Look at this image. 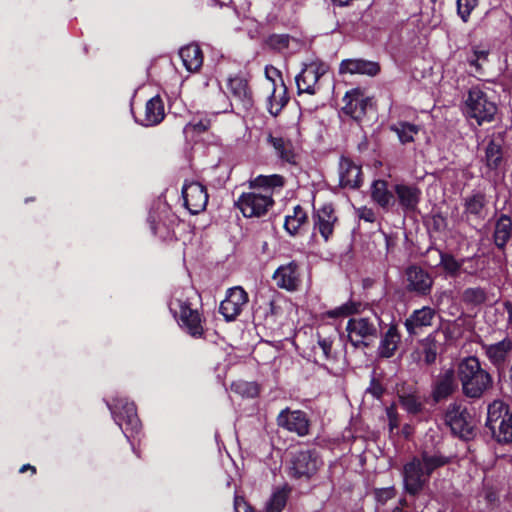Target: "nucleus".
<instances>
[{"instance_id":"36","label":"nucleus","mask_w":512,"mask_h":512,"mask_svg":"<svg viewBox=\"0 0 512 512\" xmlns=\"http://www.w3.org/2000/svg\"><path fill=\"white\" fill-rule=\"evenodd\" d=\"M288 98L286 96V87L281 81L278 87H273L272 93L268 98V110L271 115L277 116L286 105Z\"/></svg>"},{"instance_id":"50","label":"nucleus","mask_w":512,"mask_h":512,"mask_svg":"<svg viewBox=\"0 0 512 512\" xmlns=\"http://www.w3.org/2000/svg\"><path fill=\"white\" fill-rule=\"evenodd\" d=\"M395 491L392 487L382 488L375 491V496L378 502L385 503L389 499L393 498Z\"/></svg>"},{"instance_id":"51","label":"nucleus","mask_w":512,"mask_h":512,"mask_svg":"<svg viewBox=\"0 0 512 512\" xmlns=\"http://www.w3.org/2000/svg\"><path fill=\"white\" fill-rule=\"evenodd\" d=\"M266 78L271 82L272 87H278L276 85V79L281 78V73L278 69L272 66H267L265 68Z\"/></svg>"},{"instance_id":"42","label":"nucleus","mask_w":512,"mask_h":512,"mask_svg":"<svg viewBox=\"0 0 512 512\" xmlns=\"http://www.w3.org/2000/svg\"><path fill=\"white\" fill-rule=\"evenodd\" d=\"M486 294L482 288H468L463 292V300L466 303L481 304L485 301Z\"/></svg>"},{"instance_id":"27","label":"nucleus","mask_w":512,"mask_h":512,"mask_svg":"<svg viewBox=\"0 0 512 512\" xmlns=\"http://www.w3.org/2000/svg\"><path fill=\"white\" fill-rule=\"evenodd\" d=\"M340 73L375 76L380 71L378 63L362 59H347L340 64Z\"/></svg>"},{"instance_id":"33","label":"nucleus","mask_w":512,"mask_h":512,"mask_svg":"<svg viewBox=\"0 0 512 512\" xmlns=\"http://www.w3.org/2000/svg\"><path fill=\"white\" fill-rule=\"evenodd\" d=\"M307 219L306 211L300 205H296L292 213L285 216L284 228L290 235L294 236L306 224Z\"/></svg>"},{"instance_id":"13","label":"nucleus","mask_w":512,"mask_h":512,"mask_svg":"<svg viewBox=\"0 0 512 512\" xmlns=\"http://www.w3.org/2000/svg\"><path fill=\"white\" fill-rule=\"evenodd\" d=\"M247 302L248 294L242 287L230 288L225 299L220 304V313L227 321H232L242 312Z\"/></svg>"},{"instance_id":"1","label":"nucleus","mask_w":512,"mask_h":512,"mask_svg":"<svg viewBox=\"0 0 512 512\" xmlns=\"http://www.w3.org/2000/svg\"><path fill=\"white\" fill-rule=\"evenodd\" d=\"M251 192L242 193L235 202L244 217H261L273 206V189L284 185V178L278 174L259 175L249 181Z\"/></svg>"},{"instance_id":"52","label":"nucleus","mask_w":512,"mask_h":512,"mask_svg":"<svg viewBox=\"0 0 512 512\" xmlns=\"http://www.w3.org/2000/svg\"><path fill=\"white\" fill-rule=\"evenodd\" d=\"M358 217L366 222H374L375 213L372 209L367 207H361L357 210Z\"/></svg>"},{"instance_id":"7","label":"nucleus","mask_w":512,"mask_h":512,"mask_svg":"<svg viewBox=\"0 0 512 512\" xmlns=\"http://www.w3.org/2000/svg\"><path fill=\"white\" fill-rule=\"evenodd\" d=\"M466 114L474 118L479 125L483 122H490L495 113L496 105L490 101L484 91L478 87L469 90L465 100Z\"/></svg>"},{"instance_id":"12","label":"nucleus","mask_w":512,"mask_h":512,"mask_svg":"<svg viewBox=\"0 0 512 512\" xmlns=\"http://www.w3.org/2000/svg\"><path fill=\"white\" fill-rule=\"evenodd\" d=\"M182 197L185 207L191 214L202 212L208 203V193L205 186L195 181L184 184Z\"/></svg>"},{"instance_id":"48","label":"nucleus","mask_w":512,"mask_h":512,"mask_svg":"<svg viewBox=\"0 0 512 512\" xmlns=\"http://www.w3.org/2000/svg\"><path fill=\"white\" fill-rule=\"evenodd\" d=\"M332 344L333 340L330 337H323L318 333V345L325 359H329L331 357Z\"/></svg>"},{"instance_id":"24","label":"nucleus","mask_w":512,"mask_h":512,"mask_svg":"<svg viewBox=\"0 0 512 512\" xmlns=\"http://www.w3.org/2000/svg\"><path fill=\"white\" fill-rule=\"evenodd\" d=\"M487 206L486 195L483 192L476 191L466 196L463 200V214L467 219L483 220Z\"/></svg>"},{"instance_id":"43","label":"nucleus","mask_w":512,"mask_h":512,"mask_svg":"<svg viewBox=\"0 0 512 512\" xmlns=\"http://www.w3.org/2000/svg\"><path fill=\"white\" fill-rule=\"evenodd\" d=\"M358 307H359V304H356L354 302H347L335 309L329 310L327 312V315L330 318L349 316L353 313H356L358 311Z\"/></svg>"},{"instance_id":"31","label":"nucleus","mask_w":512,"mask_h":512,"mask_svg":"<svg viewBox=\"0 0 512 512\" xmlns=\"http://www.w3.org/2000/svg\"><path fill=\"white\" fill-rule=\"evenodd\" d=\"M503 161V139L492 138L485 148V163L491 170L500 167Z\"/></svg>"},{"instance_id":"28","label":"nucleus","mask_w":512,"mask_h":512,"mask_svg":"<svg viewBox=\"0 0 512 512\" xmlns=\"http://www.w3.org/2000/svg\"><path fill=\"white\" fill-rule=\"evenodd\" d=\"M267 142L273 147L279 159L290 164L295 163L296 153L293 143L290 140L270 134L267 138Z\"/></svg>"},{"instance_id":"40","label":"nucleus","mask_w":512,"mask_h":512,"mask_svg":"<svg viewBox=\"0 0 512 512\" xmlns=\"http://www.w3.org/2000/svg\"><path fill=\"white\" fill-rule=\"evenodd\" d=\"M287 498L288 494L285 489L275 490L266 504V512H282Z\"/></svg>"},{"instance_id":"44","label":"nucleus","mask_w":512,"mask_h":512,"mask_svg":"<svg viewBox=\"0 0 512 512\" xmlns=\"http://www.w3.org/2000/svg\"><path fill=\"white\" fill-rule=\"evenodd\" d=\"M477 0H457V11L461 19L466 22L476 7Z\"/></svg>"},{"instance_id":"18","label":"nucleus","mask_w":512,"mask_h":512,"mask_svg":"<svg viewBox=\"0 0 512 512\" xmlns=\"http://www.w3.org/2000/svg\"><path fill=\"white\" fill-rule=\"evenodd\" d=\"M436 311L432 307L423 306L414 310L404 322L409 335H416L424 328L430 327L435 319Z\"/></svg>"},{"instance_id":"15","label":"nucleus","mask_w":512,"mask_h":512,"mask_svg":"<svg viewBox=\"0 0 512 512\" xmlns=\"http://www.w3.org/2000/svg\"><path fill=\"white\" fill-rule=\"evenodd\" d=\"M277 424L290 432L297 433L299 436H305L309 431V421L306 413L300 410H290L289 408L282 410L277 417Z\"/></svg>"},{"instance_id":"20","label":"nucleus","mask_w":512,"mask_h":512,"mask_svg":"<svg viewBox=\"0 0 512 512\" xmlns=\"http://www.w3.org/2000/svg\"><path fill=\"white\" fill-rule=\"evenodd\" d=\"M227 90L233 97V100L244 110H248L253 106L252 94L244 78L237 76L229 78Z\"/></svg>"},{"instance_id":"45","label":"nucleus","mask_w":512,"mask_h":512,"mask_svg":"<svg viewBox=\"0 0 512 512\" xmlns=\"http://www.w3.org/2000/svg\"><path fill=\"white\" fill-rule=\"evenodd\" d=\"M488 54L489 52L486 49L473 47L472 55L468 57V62L478 70L481 67V63L487 60Z\"/></svg>"},{"instance_id":"6","label":"nucleus","mask_w":512,"mask_h":512,"mask_svg":"<svg viewBox=\"0 0 512 512\" xmlns=\"http://www.w3.org/2000/svg\"><path fill=\"white\" fill-rule=\"evenodd\" d=\"M108 407L116 424L128 439L139 432L141 424L134 403L124 398H117L113 404H108Z\"/></svg>"},{"instance_id":"34","label":"nucleus","mask_w":512,"mask_h":512,"mask_svg":"<svg viewBox=\"0 0 512 512\" xmlns=\"http://www.w3.org/2000/svg\"><path fill=\"white\" fill-rule=\"evenodd\" d=\"M512 236V221L510 217L501 215L495 224L494 242L498 248H504Z\"/></svg>"},{"instance_id":"3","label":"nucleus","mask_w":512,"mask_h":512,"mask_svg":"<svg viewBox=\"0 0 512 512\" xmlns=\"http://www.w3.org/2000/svg\"><path fill=\"white\" fill-rule=\"evenodd\" d=\"M196 296L197 292L191 286L178 288L173 292L169 309L182 328L191 336L200 337L203 334L202 319L192 303Z\"/></svg>"},{"instance_id":"47","label":"nucleus","mask_w":512,"mask_h":512,"mask_svg":"<svg viewBox=\"0 0 512 512\" xmlns=\"http://www.w3.org/2000/svg\"><path fill=\"white\" fill-rule=\"evenodd\" d=\"M386 415L389 422V431L390 433H393L394 430H397L399 427V418L396 407L394 405L387 407Z\"/></svg>"},{"instance_id":"19","label":"nucleus","mask_w":512,"mask_h":512,"mask_svg":"<svg viewBox=\"0 0 512 512\" xmlns=\"http://www.w3.org/2000/svg\"><path fill=\"white\" fill-rule=\"evenodd\" d=\"M339 181L342 187L358 188L362 184L361 166L347 157H341L339 162Z\"/></svg>"},{"instance_id":"56","label":"nucleus","mask_w":512,"mask_h":512,"mask_svg":"<svg viewBox=\"0 0 512 512\" xmlns=\"http://www.w3.org/2000/svg\"><path fill=\"white\" fill-rule=\"evenodd\" d=\"M151 229H152V231H153V233H154V234H156V233H157V231H156V227L154 226V224H153V223L151 224Z\"/></svg>"},{"instance_id":"49","label":"nucleus","mask_w":512,"mask_h":512,"mask_svg":"<svg viewBox=\"0 0 512 512\" xmlns=\"http://www.w3.org/2000/svg\"><path fill=\"white\" fill-rule=\"evenodd\" d=\"M234 511L235 512H254L253 507L246 502L241 496H235L234 498Z\"/></svg>"},{"instance_id":"26","label":"nucleus","mask_w":512,"mask_h":512,"mask_svg":"<svg viewBox=\"0 0 512 512\" xmlns=\"http://www.w3.org/2000/svg\"><path fill=\"white\" fill-rule=\"evenodd\" d=\"M456 388L457 382L454 370H445L438 376L433 387L434 400L440 401L447 398L456 390Z\"/></svg>"},{"instance_id":"17","label":"nucleus","mask_w":512,"mask_h":512,"mask_svg":"<svg viewBox=\"0 0 512 512\" xmlns=\"http://www.w3.org/2000/svg\"><path fill=\"white\" fill-rule=\"evenodd\" d=\"M407 289L418 295H427L430 293L433 285L431 275L418 266H411L406 270Z\"/></svg>"},{"instance_id":"32","label":"nucleus","mask_w":512,"mask_h":512,"mask_svg":"<svg viewBox=\"0 0 512 512\" xmlns=\"http://www.w3.org/2000/svg\"><path fill=\"white\" fill-rule=\"evenodd\" d=\"M371 196L383 208H388L395 203L394 194L388 190L387 182L383 180L373 182Z\"/></svg>"},{"instance_id":"10","label":"nucleus","mask_w":512,"mask_h":512,"mask_svg":"<svg viewBox=\"0 0 512 512\" xmlns=\"http://www.w3.org/2000/svg\"><path fill=\"white\" fill-rule=\"evenodd\" d=\"M321 461L315 451L299 450L291 458L289 473L295 478H310L316 473Z\"/></svg>"},{"instance_id":"54","label":"nucleus","mask_w":512,"mask_h":512,"mask_svg":"<svg viewBox=\"0 0 512 512\" xmlns=\"http://www.w3.org/2000/svg\"><path fill=\"white\" fill-rule=\"evenodd\" d=\"M504 309L507 313V323L509 326H512V302L506 301L504 303Z\"/></svg>"},{"instance_id":"9","label":"nucleus","mask_w":512,"mask_h":512,"mask_svg":"<svg viewBox=\"0 0 512 512\" xmlns=\"http://www.w3.org/2000/svg\"><path fill=\"white\" fill-rule=\"evenodd\" d=\"M377 317H354L349 319L346 331L348 333V339L353 346L358 347L360 345L367 346L366 340L375 338L377 336Z\"/></svg>"},{"instance_id":"55","label":"nucleus","mask_w":512,"mask_h":512,"mask_svg":"<svg viewBox=\"0 0 512 512\" xmlns=\"http://www.w3.org/2000/svg\"><path fill=\"white\" fill-rule=\"evenodd\" d=\"M28 469H30V470L32 471V473H35V472H36L35 467H34V466H31V465H29V464L23 465V466L20 468L19 472H20V473H24V472H25L26 470H28Z\"/></svg>"},{"instance_id":"53","label":"nucleus","mask_w":512,"mask_h":512,"mask_svg":"<svg viewBox=\"0 0 512 512\" xmlns=\"http://www.w3.org/2000/svg\"><path fill=\"white\" fill-rule=\"evenodd\" d=\"M367 392L375 398H380L384 392V389L380 383L373 379L370 386L367 388Z\"/></svg>"},{"instance_id":"30","label":"nucleus","mask_w":512,"mask_h":512,"mask_svg":"<svg viewBox=\"0 0 512 512\" xmlns=\"http://www.w3.org/2000/svg\"><path fill=\"white\" fill-rule=\"evenodd\" d=\"M179 56L184 67L190 72L199 70L203 64L202 51L196 44H190L182 47L179 51Z\"/></svg>"},{"instance_id":"2","label":"nucleus","mask_w":512,"mask_h":512,"mask_svg":"<svg viewBox=\"0 0 512 512\" xmlns=\"http://www.w3.org/2000/svg\"><path fill=\"white\" fill-rule=\"evenodd\" d=\"M448 463V458L439 452L423 451L403 468V481L407 493L416 495L428 483L431 474Z\"/></svg>"},{"instance_id":"16","label":"nucleus","mask_w":512,"mask_h":512,"mask_svg":"<svg viewBox=\"0 0 512 512\" xmlns=\"http://www.w3.org/2000/svg\"><path fill=\"white\" fill-rule=\"evenodd\" d=\"M276 285L287 291H296L301 284L299 265L295 261L279 266L273 274Z\"/></svg>"},{"instance_id":"21","label":"nucleus","mask_w":512,"mask_h":512,"mask_svg":"<svg viewBox=\"0 0 512 512\" xmlns=\"http://www.w3.org/2000/svg\"><path fill=\"white\" fill-rule=\"evenodd\" d=\"M486 357L496 367H503L512 351V338L506 337L493 344H483Z\"/></svg>"},{"instance_id":"23","label":"nucleus","mask_w":512,"mask_h":512,"mask_svg":"<svg viewBox=\"0 0 512 512\" xmlns=\"http://www.w3.org/2000/svg\"><path fill=\"white\" fill-rule=\"evenodd\" d=\"M394 193L398 203L404 211L416 210L421 197V191L415 185L396 184Z\"/></svg>"},{"instance_id":"4","label":"nucleus","mask_w":512,"mask_h":512,"mask_svg":"<svg viewBox=\"0 0 512 512\" xmlns=\"http://www.w3.org/2000/svg\"><path fill=\"white\" fill-rule=\"evenodd\" d=\"M457 377L464 395L469 398H480L493 383L491 375L482 368L479 359L475 356H468L459 361Z\"/></svg>"},{"instance_id":"41","label":"nucleus","mask_w":512,"mask_h":512,"mask_svg":"<svg viewBox=\"0 0 512 512\" xmlns=\"http://www.w3.org/2000/svg\"><path fill=\"white\" fill-rule=\"evenodd\" d=\"M231 389L237 394L247 398H255L259 394V387L256 383L243 380L232 383Z\"/></svg>"},{"instance_id":"29","label":"nucleus","mask_w":512,"mask_h":512,"mask_svg":"<svg viewBox=\"0 0 512 512\" xmlns=\"http://www.w3.org/2000/svg\"><path fill=\"white\" fill-rule=\"evenodd\" d=\"M401 336L396 326L392 325L380 340L378 346V355L382 358H390L398 348Z\"/></svg>"},{"instance_id":"11","label":"nucleus","mask_w":512,"mask_h":512,"mask_svg":"<svg viewBox=\"0 0 512 512\" xmlns=\"http://www.w3.org/2000/svg\"><path fill=\"white\" fill-rule=\"evenodd\" d=\"M338 223V216L332 204H324L314 210L313 228L325 242L329 241Z\"/></svg>"},{"instance_id":"8","label":"nucleus","mask_w":512,"mask_h":512,"mask_svg":"<svg viewBox=\"0 0 512 512\" xmlns=\"http://www.w3.org/2000/svg\"><path fill=\"white\" fill-rule=\"evenodd\" d=\"M445 423L452 433L460 438L469 439L473 435L470 415L465 406L460 403H451L445 413Z\"/></svg>"},{"instance_id":"14","label":"nucleus","mask_w":512,"mask_h":512,"mask_svg":"<svg viewBox=\"0 0 512 512\" xmlns=\"http://www.w3.org/2000/svg\"><path fill=\"white\" fill-rule=\"evenodd\" d=\"M326 72V67L317 63L305 65L302 71L296 76L295 81L299 93L315 94L318 88V81Z\"/></svg>"},{"instance_id":"5","label":"nucleus","mask_w":512,"mask_h":512,"mask_svg":"<svg viewBox=\"0 0 512 512\" xmlns=\"http://www.w3.org/2000/svg\"><path fill=\"white\" fill-rule=\"evenodd\" d=\"M486 427L499 443L512 441V412L508 404L501 400L489 404Z\"/></svg>"},{"instance_id":"38","label":"nucleus","mask_w":512,"mask_h":512,"mask_svg":"<svg viewBox=\"0 0 512 512\" xmlns=\"http://www.w3.org/2000/svg\"><path fill=\"white\" fill-rule=\"evenodd\" d=\"M398 397L401 406L411 414L419 413L423 408L421 397L416 391L412 392H398Z\"/></svg>"},{"instance_id":"46","label":"nucleus","mask_w":512,"mask_h":512,"mask_svg":"<svg viewBox=\"0 0 512 512\" xmlns=\"http://www.w3.org/2000/svg\"><path fill=\"white\" fill-rule=\"evenodd\" d=\"M210 127V121L208 119H201L197 122H190L185 125L183 132L188 134L189 132L202 133Z\"/></svg>"},{"instance_id":"22","label":"nucleus","mask_w":512,"mask_h":512,"mask_svg":"<svg viewBox=\"0 0 512 512\" xmlns=\"http://www.w3.org/2000/svg\"><path fill=\"white\" fill-rule=\"evenodd\" d=\"M343 101L345 104L342 111L354 120H361L366 113L369 99L365 98L359 90L355 89L347 92Z\"/></svg>"},{"instance_id":"25","label":"nucleus","mask_w":512,"mask_h":512,"mask_svg":"<svg viewBox=\"0 0 512 512\" xmlns=\"http://www.w3.org/2000/svg\"><path fill=\"white\" fill-rule=\"evenodd\" d=\"M165 116L164 104L160 96H154L147 101L144 115L138 121L141 125L150 127L159 124Z\"/></svg>"},{"instance_id":"35","label":"nucleus","mask_w":512,"mask_h":512,"mask_svg":"<svg viewBox=\"0 0 512 512\" xmlns=\"http://www.w3.org/2000/svg\"><path fill=\"white\" fill-rule=\"evenodd\" d=\"M438 346L436 340L432 336H428L420 342L419 349L415 352L418 359L422 360L426 365H431L436 361Z\"/></svg>"},{"instance_id":"37","label":"nucleus","mask_w":512,"mask_h":512,"mask_svg":"<svg viewBox=\"0 0 512 512\" xmlns=\"http://www.w3.org/2000/svg\"><path fill=\"white\" fill-rule=\"evenodd\" d=\"M390 130L396 133L401 144H408L414 141V137L420 129L415 124L401 121L391 125Z\"/></svg>"},{"instance_id":"39","label":"nucleus","mask_w":512,"mask_h":512,"mask_svg":"<svg viewBox=\"0 0 512 512\" xmlns=\"http://www.w3.org/2000/svg\"><path fill=\"white\" fill-rule=\"evenodd\" d=\"M440 257V265L450 276H457L460 273L464 260H457L453 255L437 251Z\"/></svg>"}]
</instances>
